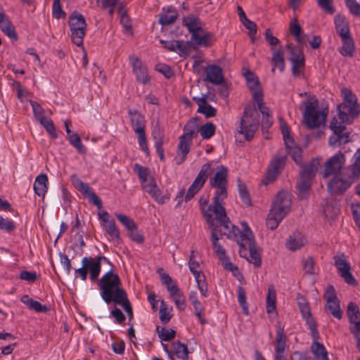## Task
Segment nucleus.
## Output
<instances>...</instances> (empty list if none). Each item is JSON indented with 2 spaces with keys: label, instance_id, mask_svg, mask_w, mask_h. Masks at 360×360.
<instances>
[{
  "label": "nucleus",
  "instance_id": "obj_1",
  "mask_svg": "<svg viewBox=\"0 0 360 360\" xmlns=\"http://www.w3.org/2000/svg\"><path fill=\"white\" fill-rule=\"evenodd\" d=\"M98 285L103 301L106 304L113 302L122 306L131 320L133 317L132 307L118 274H114L112 269L108 271L98 281Z\"/></svg>",
  "mask_w": 360,
  "mask_h": 360
},
{
  "label": "nucleus",
  "instance_id": "obj_2",
  "mask_svg": "<svg viewBox=\"0 0 360 360\" xmlns=\"http://www.w3.org/2000/svg\"><path fill=\"white\" fill-rule=\"evenodd\" d=\"M354 163L346 168L343 175H333L334 177L329 181L327 188L330 193L342 194L345 192L352 184L360 176V148L354 154Z\"/></svg>",
  "mask_w": 360,
  "mask_h": 360
},
{
  "label": "nucleus",
  "instance_id": "obj_3",
  "mask_svg": "<svg viewBox=\"0 0 360 360\" xmlns=\"http://www.w3.org/2000/svg\"><path fill=\"white\" fill-rule=\"evenodd\" d=\"M290 194L285 191L278 193L266 218V226L271 230L276 229L289 212L291 207Z\"/></svg>",
  "mask_w": 360,
  "mask_h": 360
},
{
  "label": "nucleus",
  "instance_id": "obj_4",
  "mask_svg": "<svg viewBox=\"0 0 360 360\" xmlns=\"http://www.w3.org/2000/svg\"><path fill=\"white\" fill-rule=\"evenodd\" d=\"M228 169L220 165L217 167V171L213 177L210 179V185L212 188L216 189L214 196V202L215 203V210L217 212H224L222 205L224 200L227 198L228 193Z\"/></svg>",
  "mask_w": 360,
  "mask_h": 360
},
{
  "label": "nucleus",
  "instance_id": "obj_5",
  "mask_svg": "<svg viewBox=\"0 0 360 360\" xmlns=\"http://www.w3.org/2000/svg\"><path fill=\"white\" fill-rule=\"evenodd\" d=\"M343 102L338 105V117L343 124H352L353 120L360 113L359 105L356 96L351 90L343 88L341 90Z\"/></svg>",
  "mask_w": 360,
  "mask_h": 360
},
{
  "label": "nucleus",
  "instance_id": "obj_6",
  "mask_svg": "<svg viewBox=\"0 0 360 360\" xmlns=\"http://www.w3.org/2000/svg\"><path fill=\"white\" fill-rule=\"evenodd\" d=\"M259 115L257 110L250 105H247L244 108L243 116L241 117L240 126L237 131L243 134L246 141H250L253 139L259 126Z\"/></svg>",
  "mask_w": 360,
  "mask_h": 360
},
{
  "label": "nucleus",
  "instance_id": "obj_7",
  "mask_svg": "<svg viewBox=\"0 0 360 360\" xmlns=\"http://www.w3.org/2000/svg\"><path fill=\"white\" fill-rule=\"evenodd\" d=\"M302 104L305 106L303 112V122L307 128L309 129H316L326 122L327 113L316 110L319 105L316 98L311 102L304 101Z\"/></svg>",
  "mask_w": 360,
  "mask_h": 360
},
{
  "label": "nucleus",
  "instance_id": "obj_8",
  "mask_svg": "<svg viewBox=\"0 0 360 360\" xmlns=\"http://www.w3.org/2000/svg\"><path fill=\"white\" fill-rule=\"evenodd\" d=\"M238 245L240 247L239 255L241 257L252 263L256 268L261 266V255L256 248L255 238H252L250 233L249 235L240 236Z\"/></svg>",
  "mask_w": 360,
  "mask_h": 360
},
{
  "label": "nucleus",
  "instance_id": "obj_9",
  "mask_svg": "<svg viewBox=\"0 0 360 360\" xmlns=\"http://www.w3.org/2000/svg\"><path fill=\"white\" fill-rule=\"evenodd\" d=\"M199 204L202 213L205 217L207 223L209 224V226H214L215 220H217L219 222L221 226H224L225 229L229 228L230 219L226 214V212L224 207V212H221L219 210V212H217L214 208L215 203L213 202V205H210L207 207L208 200L207 199L202 197L199 200Z\"/></svg>",
  "mask_w": 360,
  "mask_h": 360
},
{
  "label": "nucleus",
  "instance_id": "obj_10",
  "mask_svg": "<svg viewBox=\"0 0 360 360\" xmlns=\"http://www.w3.org/2000/svg\"><path fill=\"white\" fill-rule=\"evenodd\" d=\"M211 229V241L214 252L218 255L219 260L221 261V265L224 269L233 272L235 274L236 272L238 271V268L232 264L229 259L226 256V251L223 247L219 243V240L222 235H224L223 232L224 229L218 230L217 226L214 224V226H210Z\"/></svg>",
  "mask_w": 360,
  "mask_h": 360
},
{
  "label": "nucleus",
  "instance_id": "obj_11",
  "mask_svg": "<svg viewBox=\"0 0 360 360\" xmlns=\"http://www.w3.org/2000/svg\"><path fill=\"white\" fill-rule=\"evenodd\" d=\"M160 269L158 272L163 285H166L170 297L174 302L176 307L180 311H184L186 307V297L179 286L173 282L172 277L167 273L161 272Z\"/></svg>",
  "mask_w": 360,
  "mask_h": 360
},
{
  "label": "nucleus",
  "instance_id": "obj_12",
  "mask_svg": "<svg viewBox=\"0 0 360 360\" xmlns=\"http://www.w3.org/2000/svg\"><path fill=\"white\" fill-rule=\"evenodd\" d=\"M68 23L72 42L77 46H82L86 30L84 17L81 13L75 11L69 17Z\"/></svg>",
  "mask_w": 360,
  "mask_h": 360
},
{
  "label": "nucleus",
  "instance_id": "obj_13",
  "mask_svg": "<svg viewBox=\"0 0 360 360\" xmlns=\"http://www.w3.org/2000/svg\"><path fill=\"white\" fill-rule=\"evenodd\" d=\"M128 114L134 131L137 135L138 142L141 150L147 155H149V148L147 144L145 132L146 124L144 117L136 110L129 109Z\"/></svg>",
  "mask_w": 360,
  "mask_h": 360
},
{
  "label": "nucleus",
  "instance_id": "obj_14",
  "mask_svg": "<svg viewBox=\"0 0 360 360\" xmlns=\"http://www.w3.org/2000/svg\"><path fill=\"white\" fill-rule=\"evenodd\" d=\"M329 127L333 132L328 139L329 146L332 147H340L351 141L350 132H345L346 127L342 124H339L335 117H333L330 121Z\"/></svg>",
  "mask_w": 360,
  "mask_h": 360
},
{
  "label": "nucleus",
  "instance_id": "obj_15",
  "mask_svg": "<svg viewBox=\"0 0 360 360\" xmlns=\"http://www.w3.org/2000/svg\"><path fill=\"white\" fill-rule=\"evenodd\" d=\"M105 262L113 267L110 261L105 256H98L96 257H84L82 259V264H84L86 269V273L89 274V278L92 282L96 281L101 270V263ZM112 270V268L110 270Z\"/></svg>",
  "mask_w": 360,
  "mask_h": 360
},
{
  "label": "nucleus",
  "instance_id": "obj_16",
  "mask_svg": "<svg viewBox=\"0 0 360 360\" xmlns=\"http://www.w3.org/2000/svg\"><path fill=\"white\" fill-rule=\"evenodd\" d=\"M195 254L196 252L195 250H191L188 261L189 269L195 277L198 288L199 289L201 295L204 297H207L209 296V292L205 276L202 271L198 270L200 264L198 262L195 261Z\"/></svg>",
  "mask_w": 360,
  "mask_h": 360
},
{
  "label": "nucleus",
  "instance_id": "obj_17",
  "mask_svg": "<svg viewBox=\"0 0 360 360\" xmlns=\"http://www.w3.org/2000/svg\"><path fill=\"white\" fill-rule=\"evenodd\" d=\"M319 165L317 160H312L308 165L304 166L297 186L300 192L307 191L310 188Z\"/></svg>",
  "mask_w": 360,
  "mask_h": 360
},
{
  "label": "nucleus",
  "instance_id": "obj_18",
  "mask_svg": "<svg viewBox=\"0 0 360 360\" xmlns=\"http://www.w3.org/2000/svg\"><path fill=\"white\" fill-rule=\"evenodd\" d=\"M281 129L288 155L297 165H301L302 163V148L296 145L290 146V144H294V140L290 134V129L285 122L281 123Z\"/></svg>",
  "mask_w": 360,
  "mask_h": 360
},
{
  "label": "nucleus",
  "instance_id": "obj_19",
  "mask_svg": "<svg viewBox=\"0 0 360 360\" xmlns=\"http://www.w3.org/2000/svg\"><path fill=\"white\" fill-rule=\"evenodd\" d=\"M72 185L85 197L89 202L96 205L98 209L102 207L103 203L101 198L96 194L93 188L86 183L80 180L76 174L70 177Z\"/></svg>",
  "mask_w": 360,
  "mask_h": 360
},
{
  "label": "nucleus",
  "instance_id": "obj_20",
  "mask_svg": "<svg viewBox=\"0 0 360 360\" xmlns=\"http://www.w3.org/2000/svg\"><path fill=\"white\" fill-rule=\"evenodd\" d=\"M345 162V156L342 152H338L330 157L325 162L323 177L326 179L332 175L341 174Z\"/></svg>",
  "mask_w": 360,
  "mask_h": 360
},
{
  "label": "nucleus",
  "instance_id": "obj_21",
  "mask_svg": "<svg viewBox=\"0 0 360 360\" xmlns=\"http://www.w3.org/2000/svg\"><path fill=\"white\" fill-rule=\"evenodd\" d=\"M333 259L334 265L344 281L348 285L356 286L358 285V282L352 274L350 265L345 259V255L343 254L341 255H337L335 256Z\"/></svg>",
  "mask_w": 360,
  "mask_h": 360
},
{
  "label": "nucleus",
  "instance_id": "obj_22",
  "mask_svg": "<svg viewBox=\"0 0 360 360\" xmlns=\"http://www.w3.org/2000/svg\"><path fill=\"white\" fill-rule=\"evenodd\" d=\"M285 160L286 157L285 155H276L271 160L264 180L266 185L276 179L284 167Z\"/></svg>",
  "mask_w": 360,
  "mask_h": 360
},
{
  "label": "nucleus",
  "instance_id": "obj_23",
  "mask_svg": "<svg viewBox=\"0 0 360 360\" xmlns=\"http://www.w3.org/2000/svg\"><path fill=\"white\" fill-rule=\"evenodd\" d=\"M286 342L287 335L285 333L284 328L281 326H277L275 338L274 360H286V356L284 354V352L287 347Z\"/></svg>",
  "mask_w": 360,
  "mask_h": 360
},
{
  "label": "nucleus",
  "instance_id": "obj_24",
  "mask_svg": "<svg viewBox=\"0 0 360 360\" xmlns=\"http://www.w3.org/2000/svg\"><path fill=\"white\" fill-rule=\"evenodd\" d=\"M142 188L147 192L151 198L158 204L162 205L169 200V197L167 195H162L161 190L158 188L155 179L150 176L148 184H144Z\"/></svg>",
  "mask_w": 360,
  "mask_h": 360
},
{
  "label": "nucleus",
  "instance_id": "obj_25",
  "mask_svg": "<svg viewBox=\"0 0 360 360\" xmlns=\"http://www.w3.org/2000/svg\"><path fill=\"white\" fill-rule=\"evenodd\" d=\"M152 136L154 140L155 148L161 161H165L163 144L165 143V131L162 127L156 124L152 130Z\"/></svg>",
  "mask_w": 360,
  "mask_h": 360
},
{
  "label": "nucleus",
  "instance_id": "obj_26",
  "mask_svg": "<svg viewBox=\"0 0 360 360\" xmlns=\"http://www.w3.org/2000/svg\"><path fill=\"white\" fill-rule=\"evenodd\" d=\"M242 227L243 228V231H241L237 226L232 225L231 222L229 224V228L225 229L224 226L222 228L224 229L223 233L227 236L228 238L233 239L238 244V240L240 236L244 235H249V233L251 234L252 238H255L253 233L250 229L249 228L247 222L243 221L241 223Z\"/></svg>",
  "mask_w": 360,
  "mask_h": 360
},
{
  "label": "nucleus",
  "instance_id": "obj_27",
  "mask_svg": "<svg viewBox=\"0 0 360 360\" xmlns=\"http://www.w3.org/2000/svg\"><path fill=\"white\" fill-rule=\"evenodd\" d=\"M130 62L133 67V72L136 75V79L143 84H147L149 82V77L147 72V68L141 60L134 56H129Z\"/></svg>",
  "mask_w": 360,
  "mask_h": 360
},
{
  "label": "nucleus",
  "instance_id": "obj_28",
  "mask_svg": "<svg viewBox=\"0 0 360 360\" xmlns=\"http://www.w3.org/2000/svg\"><path fill=\"white\" fill-rule=\"evenodd\" d=\"M182 25L187 28L191 35L200 32L203 27V23L200 18L193 13L183 17Z\"/></svg>",
  "mask_w": 360,
  "mask_h": 360
},
{
  "label": "nucleus",
  "instance_id": "obj_29",
  "mask_svg": "<svg viewBox=\"0 0 360 360\" xmlns=\"http://www.w3.org/2000/svg\"><path fill=\"white\" fill-rule=\"evenodd\" d=\"M191 40L193 49H195L198 46L204 47L211 46L214 42L215 38L214 34L210 32H205L203 35L196 32L191 35Z\"/></svg>",
  "mask_w": 360,
  "mask_h": 360
},
{
  "label": "nucleus",
  "instance_id": "obj_30",
  "mask_svg": "<svg viewBox=\"0 0 360 360\" xmlns=\"http://www.w3.org/2000/svg\"><path fill=\"white\" fill-rule=\"evenodd\" d=\"M334 24L335 31L340 39L352 36L349 22L344 15L337 14L334 18Z\"/></svg>",
  "mask_w": 360,
  "mask_h": 360
},
{
  "label": "nucleus",
  "instance_id": "obj_31",
  "mask_svg": "<svg viewBox=\"0 0 360 360\" xmlns=\"http://www.w3.org/2000/svg\"><path fill=\"white\" fill-rule=\"evenodd\" d=\"M159 15V23L166 26L174 23L179 17V13L174 6H169L164 7Z\"/></svg>",
  "mask_w": 360,
  "mask_h": 360
},
{
  "label": "nucleus",
  "instance_id": "obj_32",
  "mask_svg": "<svg viewBox=\"0 0 360 360\" xmlns=\"http://www.w3.org/2000/svg\"><path fill=\"white\" fill-rule=\"evenodd\" d=\"M206 80L214 84H221L224 82L222 69L217 65H209L206 69Z\"/></svg>",
  "mask_w": 360,
  "mask_h": 360
},
{
  "label": "nucleus",
  "instance_id": "obj_33",
  "mask_svg": "<svg viewBox=\"0 0 360 360\" xmlns=\"http://www.w3.org/2000/svg\"><path fill=\"white\" fill-rule=\"evenodd\" d=\"M307 240L300 233H294L285 242L286 248L291 251H296L302 248Z\"/></svg>",
  "mask_w": 360,
  "mask_h": 360
},
{
  "label": "nucleus",
  "instance_id": "obj_34",
  "mask_svg": "<svg viewBox=\"0 0 360 360\" xmlns=\"http://www.w3.org/2000/svg\"><path fill=\"white\" fill-rule=\"evenodd\" d=\"M199 133V122L196 117L190 119L184 127V134L181 136L192 140L195 138Z\"/></svg>",
  "mask_w": 360,
  "mask_h": 360
},
{
  "label": "nucleus",
  "instance_id": "obj_35",
  "mask_svg": "<svg viewBox=\"0 0 360 360\" xmlns=\"http://www.w3.org/2000/svg\"><path fill=\"white\" fill-rule=\"evenodd\" d=\"M310 349L313 354L312 360H329L327 349L318 340H313Z\"/></svg>",
  "mask_w": 360,
  "mask_h": 360
},
{
  "label": "nucleus",
  "instance_id": "obj_36",
  "mask_svg": "<svg viewBox=\"0 0 360 360\" xmlns=\"http://www.w3.org/2000/svg\"><path fill=\"white\" fill-rule=\"evenodd\" d=\"M48 176L45 174L38 175L34 183V191L38 196L44 197L48 190Z\"/></svg>",
  "mask_w": 360,
  "mask_h": 360
},
{
  "label": "nucleus",
  "instance_id": "obj_37",
  "mask_svg": "<svg viewBox=\"0 0 360 360\" xmlns=\"http://www.w3.org/2000/svg\"><path fill=\"white\" fill-rule=\"evenodd\" d=\"M342 46L338 49L339 53L344 57H352L355 52L354 41L352 36L341 38Z\"/></svg>",
  "mask_w": 360,
  "mask_h": 360
},
{
  "label": "nucleus",
  "instance_id": "obj_38",
  "mask_svg": "<svg viewBox=\"0 0 360 360\" xmlns=\"http://www.w3.org/2000/svg\"><path fill=\"white\" fill-rule=\"evenodd\" d=\"M192 140L185 138L184 136L179 137V143L178 144V155H181V159L176 163L181 165L186 158L188 153L190 151Z\"/></svg>",
  "mask_w": 360,
  "mask_h": 360
},
{
  "label": "nucleus",
  "instance_id": "obj_39",
  "mask_svg": "<svg viewBox=\"0 0 360 360\" xmlns=\"http://www.w3.org/2000/svg\"><path fill=\"white\" fill-rule=\"evenodd\" d=\"M340 212V203L338 200H331L327 202L323 209V213L326 218L335 219Z\"/></svg>",
  "mask_w": 360,
  "mask_h": 360
},
{
  "label": "nucleus",
  "instance_id": "obj_40",
  "mask_svg": "<svg viewBox=\"0 0 360 360\" xmlns=\"http://www.w3.org/2000/svg\"><path fill=\"white\" fill-rule=\"evenodd\" d=\"M102 226L105 233H107L112 240H116L120 243L122 240L118 228L116 226L114 219L110 220L106 224H102Z\"/></svg>",
  "mask_w": 360,
  "mask_h": 360
},
{
  "label": "nucleus",
  "instance_id": "obj_41",
  "mask_svg": "<svg viewBox=\"0 0 360 360\" xmlns=\"http://www.w3.org/2000/svg\"><path fill=\"white\" fill-rule=\"evenodd\" d=\"M0 28L1 31L11 39L17 40L18 37L14 27L6 16L0 18Z\"/></svg>",
  "mask_w": 360,
  "mask_h": 360
},
{
  "label": "nucleus",
  "instance_id": "obj_42",
  "mask_svg": "<svg viewBox=\"0 0 360 360\" xmlns=\"http://www.w3.org/2000/svg\"><path fill=\"white\" fill-rule=\"evenodd\" d=\"M174 45L175 51H174L178 53L181 57L187 56L189 54L191 48H193L191 40L190 41L176 40Z\"/></svg>",
  "mask_w": 360,
  "mask_h": 360
},
{
  "label": "nucleus",
  "instance_id": "obj_43",
  "mask_svg": "<svg viewBox=\"0 0 360 360\" xmlns=\"http://www.w3.org/2000/svg\"><path fill=\"white\" fill-rule=\"evenodd\" d=\"M172 351L180 359H187L188 350L187 345L179 341L173 342L172 344Z\"/></svg>",
  "mask_w": 360,
  "mask_h": 360
},
{
  "label": "nucleus",
  "instance_id": "obj_44",
  "mask_svg": "<svg viewBox=\"0 0 360 360\" xmlns=\"http://www.w3.org/2000/svg\"><path fill=\"white\" fill-rule=\"evenodd\" d=\"M212 172V169L210 162H207L202 165L198 174L194 179V181L203 186Z\"/></svg>",
  "mask_w": 360,
  "mask_h": 360
},
{
  "label": "nucleus",
  "instance_id": "obj_45",
  "mask_svg": "<svg viewBox=\"0 0 360 360\" xmlns=\"http://www.w3.org/2000/svg\"><path fill=\"white\" fill-rule=\"evenodd\" d=\"M271 50L274 51L271 63L273 65L278 67L281 72H283L285 68L283 53L280 49L274 51L272 48Z\"/></svg>",
  "mask_w": 360,
  "mask_h": 360
},
{
  "label": "nucleus",
  "instance_id": "obj_46",
  "mask_svg": "<svg viewBox=\"0 0 360 360\" xmlns=\"http://www.w3.org/2000/svg\"><path fill=\"white\" fill-rule=\"evenodd\" d=\"M276 294L275 290L274 289L273 286L269 287L266 301V308L267 314L276 312Z\"/></svg>",
  "mask_w": 360,
  "mask_h": 360
},
{
  "label": "nucleus",
  "instance_id": "obj_47",
  "mask_svg": "<svg viewBox=\"0 0 360 360\" xmlns=\"http://www.w3.org/2000/svg\"><path fill=\"white\" fill-rule=\"evenodd\" d=\"M115 215L127 231H136V229H137V226L134 221L129 217L120 213H115Z\"/></svg>",
  "mask_w": 360,
  "mask_h": 360
},
{
  "label": "nucleus",
  "instance_id": "obj_48",
  "mask_svg": "<svg viewBox=\"0 0 360 360\" xmlns=\"http://www.w3.org/2000/svg\"><path fill=\"white\" fill-rule=\"evenodd\" d=\"M216 131V126L212 122H207L199 127V133L203 139H210Z\"/></svg>",
  "mask_w": 360,
  "mask_h": 360
},
{
  "label": "nucleus",
  "instance_id": "obj_49",
  "mask_svg": "<svg viewBox=\"0 0 360 360\" xmlns=\"http://www.w3.org/2000/svg\"><path fill=\"white\" fill-rule=\"evenodd\" d=\"M67 138L70 143L77 149L78 153L81 154L86 153V148L82 143V140L77 134L72 133V135L68 136Z\"/></svg>",
  "mask_w": 360,
  "mask_h": 360
},
{
  "label": "nucleus",
  "instance_id": "obj_50",
  "mask_svg": "<svg viewBox=\"0 0 360 360\" xmlns=\"http://www.w3.org/2000/svg\"><path fill=\"white\" fill-rule=\"evenodd\" d=\"M292 63V75L294 77H299L304 75L305 59L294 60L290 61Z\"/></svg>",
  "mask_w": 360,
  "mask_h": 360
},
{
  "label": "nucleus",
  "instance_id": "obj_51",
  "mask_svg": "<svg viewBox=\"0 0 360 360\" xmlns=\"http://www.w3.org/2000/svg\"><path fill=\"white\" fill-rule=\"evenodd\" d=\"M156 331L161 341H170L176 336V331L172 328H161L158 326Z\"/></svg>",
  "mask_w": 360,
  "mask_h": 360
},
{
  "label": "nucleus",
  "instance_id": "obj_52",
  "mask_svg": "<svg viewBox=\"0 0 360 360\" xmlns=\"http://www.w3.org/2000/svg\"><path fill=\"white\" fill-rule=\"evenodd\" d=\"M238 301L242 307L243 313L245 315L249 314L248 304L246 300V292L244 288L238 286L237 288Z\"/></svg>",
  "mask_w": 360,
  "mask_h": 360
},
{
  "label": "nucleus",
  "instance_id": "obj_53",
  "mask_svg": "<svg viewBox=\"0 0 360 360\" xmlns=\"http://www.w3.org/2000/svg\"><path fill=\"white\" fill-rule=\"evenodd\" d=\"M347 315L350 323L360 319L359 307L354 302H351L348 304Z\"/></svg>",
  "mask_w": 360,
  "mask_h": 360
},
{
  "label": "nucleus",
  "instance_id": "obj_54",
  "mask_svg": "<svg viewBox=\"0 0 360 360\" xmlns=\"http://www.w3.org/2000/svg\"><path fill=\"white\" fill-rule=\"evenodd\" d=\"M134 171L139 176V179L141 182V186L144 184H148L150 176H149V169L147 167L136 163L134 165Z\"/></svg>",
  "mask_w": 360,
  "mask_h": 360
},
{
  "label": "nucleus",
  "instance_id": "obj_55",
  "mask_svg": "<svg viewBox=\"0 0 360 360\" xmlns=\"http://www.w3.org/2000/svg\"><path fill=\"white\" fill-rule=\"evenodd\" d=\"M238 193L239 195L245 205L250 206L251 205V199L248 191L247 189L246 185L243 183L240 179L238 180Z\"/></svg>",
  "mask_w": 360,
  "mask_h": 360
},
{
  "label": "nucleus",
  "instance_id": "obj_56",
  "mask_svg": "<svg viewBox=\"0 0 360 360\" xmlns=\"http://www.w3.org/2000/svg\"><path fill=\"white\" fill-rule=\"evenodd\" d=\"M306 324L308 326V328L310 330L311 335L313 340H319V333L317 330V324L315 321L312 315L303 318Z\"/></svg>",
  "mask_w": 360,
  "mask_h": 360
},
{
  "label": "nucleus",
  "instance_id": "obj_57",
  "mask_svg": "<svg viewBox=\"0 0 360 360\" xmlns=\"http://www.w3.org/2000/svg\"><path fill=\"white\" fill-rule=\"evenodd\" d=\"M287 49L289 51V58L288 60L290 61L294 60H300L301 58H304V55L302 51L297 46H293L291 44H288L287 46Z\"/></svg>",
  "mask_w": 360,
  "mask_h": 360
},
{
  "label": "nucleus",
  "instance_id": "obj_58",
  "mask_svg": "<svg viewBox=\"0 0 360 360\" xmlns=\"http://www.w3.org/2000/svg\"><path fill=\"white\" fill-rule=\"evenodd\" d=\"M302 269L305 274H316L315 262L311 257L303 258L302 260Z\"/></svg>",
  "mask_w": 360,
  "mask_h": 360
},
{
  "label": "nucleus",
  "instance_id": "obj_59",
  "mask_svg": "<svg viewBox=\"0 0 360 360\" xmlns=\"http://www.w3.org/2000/svg\"><path fill=\"white\" fill-rule=\"evenodd\" d=\"M328 309L330 311L331 314L338 319L342 318V311L340 309V300H336L333 302H327Z\"/></svg>",
  "mask_w": 360,
  "mask_h": 360
},
{
  "label": "nucleus",
  "instance_id": "obj_60",
  "mask_svg": "<svg viewBox=\"0 0 360 360\" xmlns=\"http://www.w3.org/2000/svg\"><path fill=\"white\" fill-rule=\"evenodd\" d=\"M244 76L247 81L248 88L250 91H254L255 89L259 88V79L253 72L247 71L244 73Z\"/></svg>",
  "mask_w": 360,
  "mask_h": 360
},
{
  "label": "nucleus",
  "instance_id": "obj_61",
  "mask_svg": "<svg viewBox=\"0 0 360 360\" xmlns=\"http://www.w3.org/2000/svg\"><path fill=\"white\" fill-rule=\"evenodd\" d=\"M290 32L291 34L294 37L295 41L300 43V34L302 32V27L300 26L296 18H294L290 23Z\"/></svg>",
  "mask_w": 360,
  "mask_h": 360
},
{
  "label": "nucleus",
  "instance_id": "obj_62",
  "mask_svg": "<svg viewBox=\"0 0 360 360\" xmlns=\"http://www.w3.org/2000/svg\"><path fill=\"white\" fill-rule=\"evenodd\" d=\"M39 123L46 129L47 132L53 139H55L58 137L56 127L53 121L49 117H47L44 120H41Z\"/></svg>",
  "mask_w": 360,
  "mask_h": 360
},
{
  "label": "nucleus",
  "instance_id": "obj_63",
  "mask_svg": "<svg viewBox=\"0 0 360 360\" xmlns=\"http://www.w3.org/2000/svg\"><path fill=\"white\" fill-rule=\"evenodd\" d=\"M30 103L32 108L34 115L39 122L47 118L44 115V108L37 102L31 100Z\"/></svg>",
  "mask_w": 360,
  "mask_h": 360
},
{
  "label": "nucleus",
  "instance_id": "obj_64",
  "mask_svg": "<svg viewBox=\"0 0 360 360\" xmlns=\"http://www.w3.org/2000/svg\"><path fill=\"white\" fill-rule=\"evenodd\" d=\"M345 5L352 15L360 18L359 3H358L356 0H345Z\"/></svg>",
  "mask_w": 360,
  "mask_h": 360
}]
</instances>
